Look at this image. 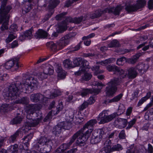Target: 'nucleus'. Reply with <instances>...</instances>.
Wrapping results in <instances>:
<instances>
[{"label":"nucleus","instance_id":"obj_1","mask_svg":"<svg viewBox=\"0 0 153 153\" xmlns=\"http://www.w3.org/2000/svg\"><path fill=\"white\" fill-rule=\"evenodd\" d=\"M20 84L21 82L18 81L11 84L9 88L5 89L3 91L4 98L9 101H11L10 102L13 104L28 103L29 99L28 98L24 97L20 99L18 98L20 92L22 91L23 89H24L22 85L20 87Z\"/></svg>","mask_w":153,"mask_h":153},{"label":"nucleus","instance_id":"obj_2","mask_svg":"<svg viewBox=\"0 0 153 153\" xmlns=\"http://www.w3.org/2000/svg\"><path fill=\"white\" fill-rule=\"evenodd\" d=\"M40 108V107L36 104H29L27 105L26 111L27 114V118L28 120H27L25 124V127L26 128L28 127H35L37 125L42 119V116L40 112H38V113L40 114L39 117L37 118L36 120H33L30 117V115L31 117V115H32L36 111L39 110Z\"/></svg>","mask_w":153,"mask_h":153},{"label":"nucleus","instance_id":"obj_3","mask_svg":"<svg viewBox=\"0 0 153 153\" xmlns=\"http://www.w3.org/2000/svg\"><path fill=\"white\" fill-rule=\"evenodd\" d=\"M7 1V0H1V4L0 9L1 14L4 16L0 19V24L4 22L0 27L1 30L2 31L7 30L8 28V21L5 19L7 17L5 15H7L12 8L11 6L6 5Z\"/></svg>","mask_w":153,"mask_h":153},{"label":"nucleus","instance_id":"obj_4","mask_svg":"<svg viewBox=\"0 0 153 153\" xmlns=\"http://www.w3.org/2000/svg\"><path fill=\"white\" fill-rule=\"evenodd\" d=\"M37 144L42 153L49 152L52 149V143L49 139L44 137H41L38 141Z\"/></svg>","mask_w":153,"mask_h":153},{"label":"nucleus","instance_id":"obj_5","mask_svg":"<svg viewBox=\"0 0 153 153\" xmlns=\"http://www.w3.org/2000/svg\"><path fill=\"white\" fill-rule=\"evenodd\" d=\"M73 63L74 67L79 65L81 63V65L80 67L79 71L75 72V75L77 76L81 75L83 72L87 71L90 68V66L89 65L88 62L86 60L82 59L81 58H76L74 59Z\"/></svg>","mask_w":153,"mask_h":153},{"label":"nucleus","instance_id":"obj_6","mask_svg":"<svg viewBox=\"0 0 153 153\" xmlns=\"http://www.w3.org/2000/svg\"><path fill=\"white\" fill-rule=\"evenodd\" d=\"M121 79L119 78H115L112 79L107 83L108 85L106 87L105 93L108 96L113 95L116 92L117 88V85L121 82Z\"/></svg>","mask_w":153,"mask_h":153},{"label":"nucleus","instance_id":"obj_7","mask_svg":"<svg viewBox=\"0 0 153 153\" xmlns=\"http://www.w3.org/2000/svg\"><path fill=\"white\" fill-rule=\"evenodd\" d=\"M38 84V82L36 79L30 77L27 79L22 84L21 83L20 87L22 85L23 88H25L27 92L29 93L33 90L34 88L37 87Z\"/></svg>","mask_w":153,"mask_h":153},{"label":"nucleus","instance_id":"obj_8","mask_svg":"<svg viewBox=\"0 0 153 153\" xmlns=\"http://www.w3.org/2000/svg\"><path fill=\"white\" fill-rule=\"evenodd\" d=\"M133 2V0H128L126 4V10L128 12H133L143 7L145 5L146 1L144 0H137V3L135 5L131 4Z\"/></svg>","mask_w":153,"mask_h":153},{"label":"nucleus","instance_id":"obj_9","mask_svg":"<svg viewBox=\"0 0 153 153\" xmlns=\"http://www.w3.org/2000/svg\"><path fill=\"white\" fill-rule=\"evenodd\" d=\"M104 131L102 129L94 130L91 139V143L92 144L97 143L101 140Z\"/></svg>","mask_w":153,"mask_h":153},{"label":"nucleus","instance_id":"obj_10","mask_svg":"<svg viewBox=\"0 0 153 153\" xmlns=\"http://www.w3.org/2000/svg\"><path fill=\"white\" fill-rule=\"evenodd\" d=\"M54 72L53 67L48 65L44 69L43 73H39L38 74L39 79H43L46 78L48 75H52Z\"/></svg>","mask_w":153,"mask_h":153},{"label":"nucleus","instance_id":"obj_11","mask_svg":"<svg viewBox=\"0 0 153 153\" xmlns=\"http://www.w3.org/2000/svg\"><path fill=\"white\" fill-rule=\"evenodd\" d=\"M61 92L58 90L53 89L51 91L49 90L46 91L44 92L43 99L47 98L48 99H53L61 94Z\"/></svg>","mask_w":153,"mask_h":153},{"label":"nucleus","instance_id":"obj_12","mask_svg":"<svg viewBox=\"0 0 153 153\" xmlns=\"http://www.w3.org/2000/svg\"><path fill=\"white\" fill-rule=\"evenodd\" d=\"M19 58L15 57L12 60H9L7 62L5 65V68L6 69H9L13 67L14 70H16L18 69V61Z\"/></svg>","mask_w":153,"mask_h":153},{"label":"nucleus","instance_id":"obj_13","mask_svg":"<svg viewBox=\"0 0 153 153\" xmlns=\"http://www.w3.org/2000/svg\"><path fill=\"white\" fill-rule=\"evenodd\" d=\"M70 43V41H68L64 37H62L59 41L56 42L57 49L58 50L63 48Z\"/></svg>","mask_w":153,"mask_h":153},{"label":"nucleus","instance_id":"obj_14","mask_svg":"<svg viewBox=\"0 0 153 153\" xmlns=\"http://www.w3.org/2000/svg\"><path fill=\"white\" fill-rule=\"evenodd\" d=\"M149 66L147 64L142 63H138L135 66V68L141 74L145 73L149 68Z\"/></svg>","mask_w":153,"mask_h":153},{"label":"nucleus","instance_id":"obj_15","mask_svg":"<svg viewBox=\"0 0 153 153\" xmlns=\"http://www.w3.org/2000/svg\"><path fill=\"white\" fill-rule=\"evenodd\" d=\"M123 7L121 5H118L115 7L107 8L105 11L109 13H112L115 15H118L120 14V11L123 8Z\"/></svg>","mask_w":153,"mask_h":153},{"label":"nucleus","instance_id":"obj_16","mask_svg":"<svg viewBox=\"0 0 153 153\" xmlns=\"http://www.w3.org/2000/svg\"><path fill=\"white\" fill-rule=\"evenodd\" d=\"M33 29L31 28L26 30L24 33V35L21 36L19 39L22 41L25 39H30L32 38V33Z\"/></svg>","mask_w":153,"mask_h":153},{"label":"nucleus","instance_id":"obj_17","mask_svg":"<svg viewBox=\"0 0 153 153\" xmlns=\"http://www.w3.org/2000/svg\"><path fill=\"white\" fill-rule=\"evenodd\" d=\"M30 99L33 102H36L40 100L44 101L43 96L41 94H33L31 95Z\"/></svg>","mask_w":153,"mask_h":153},{"label":"nucleus","instance_id":"obj_18","mask_svg":"<svg viewBox=\"0 0 153 153\" xmlns=\"http://www.w3.org/2000/svg\"><path fill=\"white\" fill-rule=\"evenodd\" d=\"M97 123V121L96 119H91L88 121L84 126L80 130L81 131H84L87 128H93V126Z\"/></svg>","mask_w":153,"mask_h":153},{"label":"nucleus","instance_id":"obj_19","mask_svg":"<svg viewBox=\"0 0 153 153\" xmlns=\"http://www.w3.org/2000/svg\"><path fill=\"white\" fill-rule=\"evenodd\" d=\"M115 123L120 128H122L126 127L128 123V121L126 119L120 118L115 120Z\"/></svg>","mask_w":153,"mask_h":153},{"label":"nucleus","instance_id":"obj_20","mask_svg":"<svg viewBox=\"0 0 153 153\" xmlns=\"http://www.w3.org/2000/svg\"><path fill=\"white\" fill-rule=\"evenodd\" d=\"M106 112V111L104 110L100 114L97 119L99 124H104L106 123L105 113Z\"/></svg>","mask_w":153,"mask_h":153},{"label":"nucleus","instance_id":"obj_21","mask_svg":"<svg viewBox=\"0 0 153 153\" xmlns=\"http://www.w3.org/2000/svg\"><path fill=\"white\" fill-rule=\"evenodd\" d=\"M48 35V33L46 31L42 29H39L36 32L35 37L36 39L45 38L47 37Z\"/></svg>","mask_w":153,"mask_h":153},{"label":"nucleus","instance_id":"obj_22","mask_svg":"<svg viewBox=\"0 0 153 153\" xmlns=\"http://www.w3.org/2000/svg\"><path fill=\"white\" fill-rule=\"evenodd\" d=\"M135 68L131 67L128 70V74L127 76L129 78H134L137 76V73L135 70Z\"/></svg>","mask_w":153,"mask_h":153},{"label":"nucleus","instance_id":"obj_23","mask_svg":"<svg viewBox=\"0 0 153 153\" xmlns=\"http://www.w3.org/2000/svg\"><path fill=\"white\" fill-rule=\"evenodd\" d=\"M71 121L66 120L61 123L60 125L61 126L62 129L65 130H69L72 127Z\"/></svg>","mask_w":153,"mask_h":153},{"label":"nucleus","instance_id":"obj_24","mask_svg":"<svg viewBox=\"0 0 153 153\" xmlns=\"http://www.w3.org/2000/svg\"><path fill=\"white\" fill-rule=\"evenodd\" d=\"M142 54L141 53H137L131 58L128 59L127 62L131 64H134L137 62V59Z\"/></svg>","mask_w":153,"mask_h":153},{"label":"nucleus","instance_id":"obj_25","mask_svg":"<svg viewBox=\"0 0 153 153\" xmlns=\"http://www.w3.org/2000/svg\"><path fill=\"white\" fill-rule=\"evenodd\" d=\"M79 137L78 138L76 141L77 144L80 146H84L85 144V142L87 140L86 137L82 135V136L79 135Z\"/></svg>","mask_w":153,"mask_h":153},{"label":"nucleus","instance_id":"obj_26","mask_svg":"<svg viewBox=\"0 0 153 153\" xmlns=\"http://www.w3.org/2000/svg\"><path fill=\"white\" fill-rule=\"evenodd\" d=\"M93 128H87L84 131H80V135L82 136V135H84L85 137H86L88 139L90 136L91 133L92 132Z\"/></svg>","mask_w":153,"mask_h":153},{"label":"nucleus","instance_id":"obj_27","mask_svg":"<svg viewBox=\"0 0 153 153\" xmlns=\"http://www.w3.org/2000/svg\"><path fill=\"white\" fill-rule=\"evenodd\" d=\"M62 129L60 124H58L53 127L52 132L55 135L58 136L61 133Z\"/></svg>","mask_w":153,"mask_h":153},{"label":"nucleus","instance_id":"obj_28","mask_svg":"<svg viewBox=\"0 0 153 153\" xmlns=\"http://www.w3.org/2000/svg\"><path fill=\"white\" fill-rule=\"evenodd\" d=\"M115 61V59L114 58H110L107 59L104 61H99L97 62V64H100L101 65H104L108 63H112Z\"/></svg>","mask_w":153,"mask_h":153},{"label":"nucleus","instance_id":"obj_29","mask_svg":"<svg viewBox=\"0 0 153 153\" xmlns=\"http://www.w3.org/2000/svg\"><path fill=\"white\" fill-rule=\"evenodd\" d=\"M115 74H117L120 76L121 78H124L126 77L127 76V73L126 71H124L122 69H120L118 67L117 68V70L116 71Z\"/></svg>","mask_w":153,"mask_h":153},{"label":"nucleus","instance_id":"obj_30","mask_svg":"<svg viewBox=\"0 0 153 153\" xmlns=\"http://www.w3.org/2000/svg\"><path fill=\"white\" fill-rule=\"evenodd\" d=\"M47 47L50 48L52 51H58L57 49L56 43L55 44L53 42H48L46 44Z\"/></svg>","mask_w":153,"mask_h":153},{"label":"nucleus","instance_id":"obj_31","mask_svg":"<svg viewBox=\"0 0 153 153\" xmlns=\"http://www.w3.org/2000/svg\"><path fill=\"white\" fill-rule=\"evenodd\" d=\"M87 15H85L84 16H81L79 17H75L74 18V23L76 24L79 23L82 20L85 21L87 19Z\"/></svg>","mask_w":153,"mask_h":153},{"label":"nucleus","instance_id":"obj_32","mask_svg":"<svg viewBox=\"0 0 153 153\" xmlns=\"http://www.w3.org/2000/svg\"><path fill=\"white\" fill-rule=\"evenodd\" d=\"M63 65L65 68H70L74 67V66L72 64V62L69 59L64 61L63 62Z\"/></svg>","mask_w":153,"mask_h":153},{"label":"nucleus","instance_id":"obj_33","mask_svg":"<svg viewBox=\"0 0 153 153\" xmlns=\"http://www.w3.org/2000/svg\"><path fill=\"white\" fill-rule=\"evenodd\" d=\"M19 133V131H17L13 135H11L9 140L10 142L14 143L16 141V138L18 137Z\"/></svg>","mask_w":153,"mask_h":153},{"label":"nucleus","instance_id":"obj_34","mask_svg":"<svg viewBox=\"0 0 153 153\" xmlns=\"http://www.w3.org/2000/svg\"><path fill=\"white\" fill-rule=\"evenodd\" d=\"M117 113L114 112L110 115H107L106 114V123H108L115 118L117 115Z\"/></svg>","mask_w":153,"mask_h":153},{"label":"nucleus","instance_id":"obj_35","mask_svg":"<svg viewBox=\"0 0 153 153\" xmlns=\"http://www.w3.org/2000/svg\"><path fill=\"white\" fill-rule=\"evenodd\" d=\"M88 69L87 71H85V72H83L81 74V75L83 73L84 74V76L82 77V79L85 81H88L90 79L92 76V75L91 74L86 72V71H88Z\"/></svg>","mask_w":153,"mask_h":153},{"label":"nucleus","instance_id":"obj_36","mask_svg":"<svg viewBox=\"0 0 153 153\" xmlns=\"http://www.w3.org/2000/svg\"><path fill=\"white\" fill-rule=\"evenodd\" d=\"M80 131L81 130H80L72 136L71 138L70 139V142L68 143L70 146L74 142L76 138L78 137L79 135H80V134H81Z\"/></svg>","mask_w":153,"mask_h":153},{"label":"nucleus","instance_id":"obj_37","mask_svg":"<svg viewBox=\"0 0 153 153\" xmlns=\"http://www.w3.org/2000/svg\"><path fill=\"white\" fill-rule=\"evenodd\" d=\"M101 15V12L98 10L96 11L95 13L89 16H89V15L87 14L86 15L88 16L87 19L90 17L92 19H94L100 16Z\"/></svg>","mask_w":153,"mask_h":153},{"label":"nucleus","instance_id":"obj_38","mask_svg":"<svg viewBox=\"0 0 153 153\" xmlns=\"http://www.w3.org/2000/svg\"><path fill=\"white\" fill-rule=\"evenodd\" d=\"M118 67L116 65H109L106 66L107 70L110 72H113L115 74L117 70Z\"/></svg>","mask_w":153,"mask_h":153},{"label":"nucleus","instance_id":"obj_39","mask_svg":"<svg viewBox=\"0 0 153 153\" xmlns=\"http://www.w3.org/2000/svg\"><path fill=\"white\" fill-rule=\"evenodd\" d=\"M108 46L110 48L118 47L120 46L119 42L116 40H112L108 44Z\"/></svg>","mask_w":153,"mask_h":153},{"label":"nucleus","instance_id":"obj_40","mask_svg":"<svg viewBox=\"0 0 153 153\" xmlns=\"http://www.w3.org/2000/svg\"><path fill=\"white\" fill-rule=\"evenodd\" d=\"M137 149L134 144L131 145L128 148L126 153H135Z\"/></svg>","mask_w":153,"mask_h":153},{"label":"nucleus","instance_id":"obj_41","mask_svg":"<svg viewBox=\"0 0 153 153\" xmlns=\"http://www.w3.org/2000/svg\"><path fill=\"white\" fill-rule=\"evenodd\" d=\"M126 62H127V60L126 58L123 57L117 59L116 64L119 65H123Z\"/></svg>","mask_w":153,"mask_h":153},{"label":"nucleus","instance_id":"obj_42","mask_svg":"<svg viewBox=\"0 0 153 153\" xmlns=\"http://www.w3.org/2000/svg\"><path fill=\"white\" fill-rule=\"evenodd\" d=\"M22 120V118L20 116H18L13 119L11 121L12 124L20 123Z\"/></svg>","mask_w":153,"mask_h":153},{"label":"nucleus","instance_id":"obj_43","mask_svg":"<svg viewBox=\"0 0 153 153\" xmlns=\"http://www.w3.org/2000/svg\"><path fill=\"white\" fill-rule=\"evenodd\" d=\"M32 8V6L30 3L26 2L24 7L22 9L23 11L25 12L26 13L28 12Z\"/></svg>","mask_w":153,"mask_h":153},{"label":"nucleus","instance_id":"obj_44","mask_svg":"<svg viewBox=\"0 0 153 153\" xmlns=\"http://www.w3.org/2000/svg\"><path fill=\"white\" fill-rule=\"evenodd\" d=\"M76 35V33L72 32L67 34L64 36L68 41H70V39L74 38Z\"/></svg>","mask_w":153,"mask_h":153},{"label":"nucleus","instance_id":"obj_45","mask_svg":"<svg viewBox=\"0 0 153 153\" xmlns=\"http://www.w3.org/2000/svg\"><path fill=\"white\" fill-rule=\"evenodd\" d=\"M104 147H105L106 149L111 151V142L110 140L107 139L104 143Z\"/></svg>","mask_w":153,"mask_h":153},{"label":"nucleus","instance_id":"obj_46","mask_svg":"<svg viewBox=\"0 0 153 153\" xmlns=\"http://www.w3.org/2000/svg\"><path fill=\"white\" fill-rule=\"evenodd\" d=\"M67 13V12H63L62 13L57 15L55 17L57 20H60L63 19L65 15Z\"/></svg>","mask_w":153,"mask_h":153},{"label":"nucleus","instance_id":"obj_47","mask_svg":"<svg viewBox=\"0 0 153 153\" xmlns=\"http://www.w3.org/2000/svg\"><path fill=\"white\" fill-rule=\"evenodd\" d=\"M101 89H102V88H93L90 89V93L94 94V95H97L100 92Z\"/></svg>","mask_w":153,"mask_h":153},{"label":"nucleus","instance_id":"obj_48","mask_svg":"<svg viewBox=\"0 0 153 153\" xmlns=\"http://www.w3.org/2000/svg\"><path fill=\"white\" fill-rule=\"evenodd\" d=\"M123 149L122 146L119 144H117L112 147L111 149V151H119Z\"/></svg>","mask_w":153,"mask_h":153},{"label":"nucleus","instance_id":"obj_49","mask_svg":"<svg viewBox=\"0 0 153 153\" xmlns=\"http://www.w3.org/2000/svg\"><path fill=\"white\" fill-rule=\"evenodd\" d=\"M136 121V119L134 118L131 120L128 123V125L126 129H129L131 128L133 125L135 123Z\"/></svg>","mask_w":153,"mask_h":153},{"label":"nucleus","instance_id":"obj_50","mask_svg":"<svg viewBox=\"0 0 153 153\" xmlns=\"http://www.w3.org/2000/svg\"><path fill=\"white\" fill-rule=\"evenodd\" d=\"M139 91L138 90H135L132 94V97L131 98V100H133L137 99L138 97Z\"/></svg>","mask_w":153,"mask_h":153},{"label":"nucleus","instance_id":"obj_51","mask_svg":"<svg viewBox=\"0 0 153 153\" xmlns=\"http://www.w3.org/2000/svg\"><path fill=\"white\" fill-rule=\"evenodd\" d=\"M89 93H90V89L84 88L82 90L81 95L82 97H83Z\"/></svg>","mask_w":153,"mask_h":153},{"label":"nucleus","instance_id":"obj_52","mask_svg":"<svg viewBox=\"0 0 153 153\" xmlns=\"http://www.w3.org/2000/svg\"><path fill=\"white\" fill-rule=\"evenodd\" d=\"M75 111L74 110L72 109H70L69 111L68 115L72 120L74 117Z\"/></svg>","mask_w":153,"mask_h":153},{"label":"nucleus","instance_id":"obj_53","mask_svg":"<svg viewBox=\"0 0 153 153\" xmlns=\"http://www.w3.org/2000/svg\"><path fill=\"white\" fill-rule=\"evenodd\" d=\"M88 105V103L87 102H85L81 105L79 107V111H82Z\"/></svg>","mask_w":153,"mask_h":153},{"label":"nucleus","instance_id":"obj_54","mask_svg":"<svg viewBox=\"0 0 153 153\" xmlns=\"http://www.w3.org/2000/svg\"><path fill=\"white\" fill-rule=\"evenodd\" d=\"M63 105H62V102H61L59 103V105L57 106V110L56 113H53L54 115H56L58 114L59 111L62 110L63 108Z\"/></svg>","mask_w":153,"mask_h":153},{"label":"nucleus","instance_id":"obj_55","mask_svg":"<svg viewBox=\"0 0 153 153\" xmlns=\"http://www.w3.org/2000/svg\"><path fill=\"white\" fill-rule=\"evenodd\" d=\"M149 47L151 48H153V40L149 42V45H145L142 48V49L143 51H146L149 48Z\"/></svg>","mask_w":153,"mask_h":153},{"label":"nucleus","instance_id":"obj_56","mask_svg":"<svg viewBox=\"0 0 153 153\" xmlns=\"http://www.w3.org/2000/svg\"><path fill=\"white\" fill-rule=\"evenodd\" d=\"M33 136V133H30L27 136L25 137L23 140H25L26 141H29L32 138Z\"/></svg>","mask_w":153,"mask_h":153},{"label":"nucleus","instance_id":"obj_57","mask_svg":"<svg viewBox=\"0 0 153 153\" xmlns=\"http://www.w3.org/2000/svg\"><path fill=\"white\" fill-rule=\"evenodd\" d=\"M66 72L64 71L58 73V77L60 79H63L65 78L66 76Z\"/></svg>","mask_w":153,"mask_h":153},{"label":"nucleus","instance_id":"obj_58","mask_svg":"<svg viewBox=\"0 0 153 153\" xmlns=\"http://www.w3.org/2000/svg\"><path fill=\"white\" fill-rule=\"evenodd\" d=\"M16 38V36H14L12 34H10L9 35L8 38L6 39V42L7 43H9Z\"/></svg>","mask_w":153,"mask_h":153},{"label":"nucleus","instance_id":"obj_59","mask_svg":"<svg viewBox=\"0 0 153 153\" xmlns=\"http://www.w3.org/2000/svg\"><path fill=\"white\" fill-rule=\"evenodd\" d=\"M99 66H97L96 67H93V68H91L92 70L95 71V74H97L98 73H102L103 72V71H99Z\"/></svg>","mask_w":153,"mask_h":153},{"label":"nucleus","instance_id":"obj_60","mask_svg":"<svg viewBox=\"0 0 153 153\" xmlns=\"http://www.w3.org/2000/svg\"><path fill=\"white\" fill-rule=\"evenodd\" d=\"M53 113H54V112L53 111H51L49 112L45 118L44 119V121L45 122L46 120L51 119L52 118V114H53Z\"/></svg>","mask_w":153,"mask_h":153},{"label":"nucleus","instance_id":"obj_61","mask_svg":"<svg viewBox=\"0 0 153 153\" xmlns=\"http://www.w3.org/2000/svg\"><path fill=\"white\" fill-rule=\"evenodd\" d=\"M70 146L68 143H63L60 146V148L62 150H65L68 149Z\"/></svg>","mask_w":153,"mask_h":153},{"label":"nucleus","instance_id":"obj_62","mask_svg":"<svg viewBox=\"0 0 153 153\" xmlns=\"http://www.w3.org/2000/svg\"><path fill=\"white\" fill-rule=\"evenodd\" d=\"M119 136L120 139H124L126 138V134L125 131L124 130H122L119 134Z\"/></svg>","mask_w":153,"mask_h":153},{"label":"nucleus","instance_id":"obj_63","mask_svg":"<svg viewBox=\"0 0 153 153\" xmlns=\"http://www.w3.org/2000/svg\"><path fill=\"white\" fill-rule=\"evenodd\" d=\"M111 150L106 149L105 147H103L100 151L99 153H110Z\"/></svg>","mask_w":153,"mask_h":153},{"label":"nucleus","instance_id":"obj_64","mask_svg":"<svg viewBox=\"0 0 153 153\" xmlns=\"http://www.w3.org/2000/svg\"><path fill=\"white\" fill-rule=\"evenodd\" d=\"M147 152L148 153H153V147L150 144H149L148 145V148L147 150Z\"/></svg>","mask_w":153,"mask_h":153}]
</instances>
